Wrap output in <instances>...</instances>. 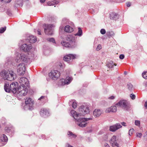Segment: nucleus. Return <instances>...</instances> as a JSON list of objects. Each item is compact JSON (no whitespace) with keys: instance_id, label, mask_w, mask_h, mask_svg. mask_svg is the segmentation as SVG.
I'll list each match as a JSON object with an SVG mask.
<instances>
[{"instance_id":"nucleus-1","label":"nucleus","mask_w":147,"mask_h":147,"mask_svg":"<svg viewBox=\"0 0 147 147\" xmlns=\"http://www.w3.org/2000/svg\"><path fill=\"white\" fill-rule=\"evenodd\" d=\"M9 72L4 70L1 72L0 75L4 80H7L10 81L16 79V75L13 71H9L10 77H9Z\"/></svg>"},{"instance_id":"nucleus-2","label":"nucleus","mask_w":147,"mask_h":147,"mask_svg":"<svg viewBox=\"0 0 147 147\" xmlns=\"http://www.w3.org/2000/svg\"><path fill=\"white\" fill-rule=\"evenodd\" d=\"M66 40L69 42L68 43L65 42V47L74 48L76 47V38L75 36L69 35H67Z\"/></svg>"},{"instance_id":"nucleus-3","label":"nucleus","mask_w":147,"mask_h":147,"mask_svg":"<svg viewBox=\"0 0 147 147\" xmlns=\"http://www.w3.org/2000/svg\"><path fill=\"white\" fill-rule=\"evenodd\" d=\"M25 105L24 106V110H32L33 109L34 100L31 98H27L25 99Z\"/></svg>"},{"instance_id":"nucleus-4","label":"nucleus","mask_w":147,"mask_h":147,"mask_svg":"<svg viewBox=\"0 0 147 147\" xmlns=\"http://www.w3.org/2000/svg\"><path fill=\"white\" fill-rule=\"evenodd\" d=\"M115 105L117 107H120L126 111H128L130 108L129 103L125 100H120Z\"/></svg>"},{"instance_id":"nucleus-5","label":"nucleus","mask_w":147,"mask_h":147,"mask_svg":"<svg viewBox=\"0 0 147 147\" xmlns=\"http://www.w3.org/2000/svg\"><path fill=\"white\" fill-rule=\"evenodd\" d=\"M43 27L46 34L50 35L53 34V28L55 27L54 24H44L43 25Z\"/></svg>"},{"instance_id":"nucleus-6","label":"nucleus","mask_w":147,"mask_h":147,"mask_svg":"<svg viewBox=\"0 0 147 147\" xmlns=\"http://www.w3.org/2000/svg\"><path fill=\"white\" fill-rule=\"evenodd\" d=\"M30 59L24 53H19L17 55L16 61L17 62H20L22 61L26 63L30 61Z\"/></svg>"},{"instance_id":"nucleus-7","label":"nucleus","mask_w":147,"mask_h":147,"mask_svg":"<svg viewBox=\"0 0 147 147\" xmlns=\"http://www.w3.org/2000/svg\"><path fill=\"white\" fill-rule=\"evenodd\" d=\"M80 115H84L89 113L90 111L88 106L86 105H81L78 109Z\"/></svg>"},{"instance_id":"nucleus-8","label":"nucleus","mask_w":147,"mask_h":147,"mask_svg":"<svg viewBox=\"0 0 147 147\" xmlns=\"http://www.w3.org/2000/svg\"><path fill=\"white\" fill-rule=\"evenodd\" d=\"M92 119L91 118H81L80 117L77 119L76 123L79 126L82 127H85L87 124V121Z\"/></svg>"},{"instance_id":"nucleus-9","label":"nucleus","mask_w":147,"mask_h":147,"mask_svg":"<svg viewBox=\"0 0 147 147\" xmlns=\"http://www.w3.org/2000/svg\"><path fill=\"white\" fill-rule=\"evenodd\" d=\"M60 73L57 70H51L49 74V77L54 80H57L60 77Z\"/></svg>"},{"instance_id":"nucleus-10","label":"nucleus","mask_w":147,"mask_h":147,"mask_svg":"<svg viewBox=\"0 0 147 147\" xmlns=\"http://www.w3.org/2000/svg\"><path fill=\"white\" fill-rule=\"evenodd\" d=\"M28 92L27 86H19L18 88L17 94L20 96H24L26 95Z\"/></svg>"},{"instance_id":"nucleus-11","label":"nucleus","mask_w":147,"mask_h":147,"mask_svg":"<svg viewBox=\"0 0 147 147\" xmlns=\"http://www.w3.org/2000/svg\"><path fill=\"white\" fill-rule=\"evenodd\" d=\"M17 72L19 75H24L26 70L25 65L24 63L19 64L17 66Z\"/></svg>"},{"instance_id":"nucleus-12","label":"nucleus","mask_w":147,"mask_h":147,"mask_svg":"<svg viewBox=\"0 0 147 147\" xmlns=\"http://www.w3.org/2000/svg\"><path fill=\"white\" fill-rule=\"evenodd\" d=\"M64 26L61 25L59 28V34L60 40L62 39L61 44L63 47L64 46Z\"/></svg>"},{"instance_id":"nucleus-13","label":"nucleus","mask_w":147,"mask_h":147,"mask_svg":"<svg viewBox=\"0 0 147 147\" xmlns=\"http://www.w3.org/2000/svg\"><path fill=\"white\" fill-rule=\"evenodd\" d=\"M18 86V84L17 82H13L10 85V92L11 91L14 94L17 93Z\"/></svg>"},{"instance_id":"nucleus-14","label":"nucleus","mask_w":147,"mask_h":147,"mask_svg":"<svg viewBox=\"0 0 147 147\" xmlns=\"http://www.w3.org/2000/svg\"><path fill=\"white\" fill-rule=\"evenodd\" d=\"M20 84V86H28L29 81L27 78L25 77L21 78L19 80Z\"/></svg>"},{"instance_id":"nucleus-15","label":"nucleus","mask_w":147,"mask_h":147,"mask_svg":"<svg viewBox=\"0 0 147 147\" xmlns=\"http://www.w3.org/2000/svg\"><path fill=\"white\" fill-rule=\"evenodd\" d=\"M32 46L31 44L28 45L26 43L22 44L20 47V49L25 52H28L30 51L32 48Z\"/></svg>"},{"instance_id":"nucleus-16","label":"nucleus","mask_w":147,"mask_h":147,"mask_svg":"<svg viewBox=\"0 0 147 147\" xmlns=\"http://www.w3.org/2000/svg\"><path fill=\"white\" fill-rule=\"evenodd\" d=\"M122 126L120 123H116L113 125L109 127V130L112 132L115 131L116 130L121 128Z\"/></svg>"},{"instance_id":"nucleus-17","label":"nucleus","mask_w":147,"mask_h":147,"mask_svg":"<svg viewBox=\"0 0 147 147\" xmlns=\"http://www.w3.org/2000/svg\"><path fill=\"white\" fill-rule=\"evenodd\" d=\"M40 114L42 117L45 118L49 115V111L46 109L42 108L40 111Z\"/></svg>"},{"instance_id":"nucleus-18","label":"nucleus","mask_w":147,"mask_h":147,"mask_svg":"<svg viewBox=\"0 0 147 147\" xmlns=\"http://www.w3.org/2000/svg\"><path fill=\"white\" fill-rule=\"evenodd\" d=\"M116 136H113L110 141L111 144L113 147H119V144L116 142Z\"/></svg>"},{"instance_id":"nucleus-19","label":"nucleus","mask_w":147,"mask_h":147,"mask_svg":"<svg viewBox=\"0 0 147 147\" xmlns=\"http://www.w3.org/2000/svg\"><path fill=\"white\" fill-rule=\"evenodd\" d=\"M76 55L72 54H69L65 56V61L69 63L71 62L72 60L76 58Z\"/></svg>"},{"instance_id":"nucleus-20","label":"nucleus","mask_w":147,"mask_h":147,"mask_svg":"<svg viewBox=\"0 0 147 147\" xmlns=\"http://www.w3.org/2000/svg\"><path fill=\"white\" fill-rule=\"evenodd\" d=\"M70 113L71 115L76 120L77 119H78L80 117V116L79 112L78 114L77 112L74 110L71 111Z\"/></svg>"},{"instance_id":"nucleus-21","label":"nucleus","mask_w":147,"mask_h":147,"mask_svg":"<svg viewBox=\"0 0 147 147\" xmlns=\"http://www.w3.org/2000/svg\"><path fill=\"white\" fill-rule=\"evenodd\" d=\"M117 108L116 106H112L107 109L105 112L107 113H109L111 112H115L117 111Z\"/></svg>"},{"instance_id":"nucleus-22","label":"nucleus","mask_w":147,"mask_h":147,"mask_svg":"<svg viewBox=\"0 0 147 147\" xmlns=\"http://www.w3.org/2000/svg\"><path fill=\"white\" fill-rule=\"evenodd\" d=\"M111 19L116 20L119 18V16L117 13L115 12H112L110 15Z\"/></svg>"},{"instance_id":"nucleus-23","label":"nucleus","mask_w":147,"mask_h":147,"mask_svg":"<svg viewBox=\"0 0 147 147\" xmlns=\"http://www.w3.org/2000/svg\"><path fill=\"white\" fill-rule=\"evenodd\" d=\"M102 111L100 109H96L93 112V115L94 117H98L100 116L102 113Z\"/></svg>"},{"instance_id":"nucleus-24","label":"nucleus","mask_w":147,"mask_h":147,"mask_svg":"<svg viewBox=\"0 0 147 147\" xmlns=\"http://www.w3.org/2000/svg\"><path fill=\"white\" fill-rule=\"evenodd\" d=\"M31 43H34L37 41V39L36 36H30L28 39Z\"/></svg>"},{"instance_id":"nucleus-25","label":"nucleus","mask_w":147,"mask_h":147,"mask_svg":"<svg viewBox=\"0 0 147 147\" xmlns=\"http://www.w3.org/2000/svg\"><path fill=\"white\" fill-rule=\"evenodd\" d=\"M73 80L71 76H67L65 79V85H68Z\"/></svg>"},{"instance_id":"nucleus-26","label":"nucleus","mask_w":147,"mask_h":147,"mask_svg":"<svg viewBox=\"0 0 147 147\" xmlns=\"http://www.w3.org/2000/svg\"><path fill=\"white\" fill-rule=\"evenodd\" d=\"M4 89L5 92H10V86H9V84L7 82L5 83Z\"/></svg>"},{"instance_id":"nucleus-27","label":"nucleus","mask_w":147,"mask_h":147,"mask_svg":"<svg viewBox=\"0 0 147 147\" xmlns=\"http://www.w3.org/2000/svg\"><path fill=\"white\" fill-rule=\"evenodd\" d=\"M73 31V28L69 26H65V32L70 33Z\"/></svg>"},{"instance_id":"nucleus-28","label":"nucleus","mask_w":147,"mask_h":147,"mask_svg":"<svg viewBox=\"0 0 147 147\" xmlns=\"http://www.w3.org/2000/svg\"><path fill=\"white\" fill-rule=\"evenodd\" d=\"M116 65L117 64L116 63H114L112 61L108 62L107 64V67L111 68H113L114 65L116 66Z\"/></svg>"},{"instance_id":"nucleus-29","label":"nucleus","mask_w":147,"mask_h":147,"mask_svg":"<svg viewBox=\"0 0 147 147\" xmlns=\"http://www.w3.org/2000/svg\"><path fill=\"white\" fill-rule=\"evenodd\" d=\"M72 104V107L73 108L75 109L77 107V103L74 100H72L70 101L69 104Z\"/></svg>"},{"instance_id":"nucleus-30","label":"nucleus","mask_w":147,"mask_h":147,"mask_svg":"<svg viewBox=\"0 0 147 147\" xmlns=\"http://www.w3.org/2000/svg\"><path fill=\"white\" fill-rule=\"evenodd\" d=\"M67 134L69 137H70L71 138H75L77 136L76 134H73L70 131H68Z\"/></svg>"},{"instance_id":"nucleus-31","label":"nucleus","mask_w":147,"mask_h":147,"mask_svg":"<svg viewBox=\"0 0 147 147\" xmlns=\"http://www.w3.org/2000/svg\"><path fill=\"white\" fill-rule=\"evenodd\" d=\"M58 85L59 86H64V79L63 78L61 79L58 82Z\"/></svg>"},{"instance_id":"nucleus-32","label":"nucleus","mask_w":147,"mask_h":147,"mask_svg":"<svg viewBox=\"0 0 147 147\" xmlns=\"http://www.w3.org/2000/svg\"><path fill=\"white\" fill-rule=\"evenodd\" d=\"M1 140L3 142H7L8 139L7 136L4 134L3 135V136L1 138Z\"/></svg>"},{"instance_id":"nucleus-33","label":"nucleus","mask_w":147,"mask_h":147,"mask_svg":"<svg viewBox=\"0 0 147 147\" xmlns=\"http://www.w3.org/2000/svg\"><path fill=\"white\" fill-rule=\"evenodd\" d=\"M78 32L75 35V36L78 35L80 36L82 35V31L80 28H78Z\"/></svg>"},{"instance_id":"nucleus-34","label":"nucleus","mask_w":147,"mask_h":147,"mask_svg":"<svg viewBox=\"0 0 147 147\" xmlns=\"http://www.w3.org/2000/svg\"><path fill=\"white\" fill-rule=\"evenodd\" d=\"M47 40L50 42L55 43V40L53 38H49L47 39Z\"/></svg>"},{"instance_id":"nucleus-35","label":"nucleus","mask_w":147,"mask_h":147,"mask_svg":"<svg viewBox=\"0 0 147 147\" xmlns=\"http://www.w3.org/2000/svg\"><path fill=\"white\" fill-rule=\"evenodd\" d=\"M128 88L130 90H131L132 89L133 86L130 83H129L127 84Z\"/></svg>"},{"instance_id":"nucleus-36","label":"nucleus","mask_w":147,"mask_h":147,"mask_svg":"<svg viewBox=\"0 0 147 147\" xmlns=\"http://www.w3.org/2000/svg\"><path fill=\"white\" fill-rule=\"evenodd\" d=\"M142 75L143 77L145 79H147V71L144 72L142 73Z\"/></svg>"},{"instance_id":"nucleus-37","label":"nucleus","mask_w":147,"mask_h":147,"mask_svg":"<svg viewBox=\"0 0 147 147\" xmlns=\"http://www.w3.org/2000/svg\"><path fill=\"white\" fill-rule=\"evenodd\" d=\"M53 3H51V4L50 3H48V5H53L55 4H57L59 3V2L58 1H57L56 0H54L52 2Z\"/></svg>"},{"instance_id":"nucleus-38","label":"nucleus","mask_w":147,"mask_h":147,"mask_svg":"<svg viewBox=\"0 0 147 147\" xmlns=\"http://www.w3.org/2000/svg\"><path fill=\"white\" fill-rule=\"evenodd\" d=\"M6 30V27H2L0 29V33L4 32Z\"/></svg>"},{"instance_id":"nucleus-39","label":"nucleus","mask_w":147,"mask_h":147,"mask_svg":"<svg viewBox=\"0 0 147 147\" xmlns=\"http://www.w3.org/2000/svg\"><path fill=\"white\" fill-rule=\"evenodd\" d=\"M47 98V97L44 96H42L40 98L38 99V100H42V101L43 102L45 101L44 99Z\"/></svg>"},{"instance_id":"nucleus-40","label":"nucleus","mask_w":147,"mask_h":147,"mask_svg":"<svg viewBox=\"0 0 147 147\" xmlns=\"http://www.w3.org/2000/svg\"><path fill=\"white\" fill-rule=\"evenodd\" d=\"M134 130L133 128L130 129L129 131V135L130 136H131L132 134V133L134 132Z\"/></svg>"},{"instance_id":"nucleus-41","label":"nucleus","mask_w":147,"mask_h":147,"mask_svg":"<svg viewBox=\"0 0 147 147\" xmlns=\"http://www.w3.org/2000/svg\"><path fill=\"white\" fill-rule=\"evenodd\" d=\"M130 97L132 99L134 100L136 96L133 94H131L130 95Z\"/></svg>"},{"instance_id":"nucleus-42","label":"nucleus","mask_w":147,"mask_h":147,"mask_svg":"<svg viewBox=\"0 0 147 147\" xmlns=\"http://www.w3.org/2000/svg\"><path fill=\"white\" fill-rule=\"evenodd\" d=\"M100 33L102 34H104L106 33V31L104 29H102L100 31Z\"/></svg>"},{"instance_id":"nucleus-43","label":"nucleus","mask_w":147,"mask_h":147,"mask_svg":"<svg viewBox=\"0 0 147 147\" xmlns=\"http://www.w3.org/2000/svg\"><path fill=\"white\" fill-rule=\"evenodd\" d=\"M135 124L136 125L139 126L140 125V121H139L136 120L135 121Z\"/></svg>"},{"instance_id":"nucleus-44","label":"nucleus","mask_w":147,"mask_h":147,"mask_svg":"<svg viewBox=\"0 0 147 147\" xmlns=\"http://www.w3.org/2000/svg\"><path fill=\"white\" fill-rule=\"evenodd\" d=\"M5 130L6 132L8 133L10 132V129H9V127H6L5 128Z\"/></svg>"},{"instance_id":"nucleus-45","label":"nucleus","mask_w":147,"mask_h":147,"mask_svg":"<svg viewBox=\"0 0 147 147\" xmlns=\"http://www.w3.org/2000/svg\"><path fill=\"white\" fill-rule=\"evenodd\" d=\"M101 48V46L100 45H98L97 46L96 48V50L97 51L99 50Z\"/></svg>"},{"instance_id":"nucleus-46","label":"nucleus","mask_w":147,"mask_h":147,"mask_svg":"<svg viewBox=\"0 0 147 147\" xmlns=\"http://www.w3.org/2000/svg\"><path fill=\"white\" fill-rule=\"evenodd\" d=\"M142 136V134L141 133L137 134H136V137H137L141 138Z\"/></svg>"},{"instance_id":"nucleus-47","label":"nucleus","mask_w":147,"mask_h":147,"mask_svg":"<svg viewBox=\"0 0 147 147\" xmlns=\"http://www.w3.org/2000/svg\"><path fill=\"white\" fill-rule=\"evenodd\" d=\"M124 55L123 54H121L120 55L119 58L120 59H124Z\"/></svg>"},{"instance_id":"nucleus-48","label":"nucleus","mask_w":147,"mask_h":147,"mask_svg":"<svg viewBox=\"0 0 147 147\" xmlns=\"http://www.w3.org/2000/svg\"><path fill=\"white\" fill-rule=\"evenodd\" d=\"M4 1L5 3H8L10 2L11 0H0V1Z\"/></svg>"},{"instance_id":"nucleus-49","label":"nucleus","mask_w":147,"mask_h":147,"mask_svg":"<svg viewBox=\"0 0 147 147\" xmlns=\"http://www.w3.org/2000/svg\"><path fill=\"white\" fill-rule=\"evenodd\" d=\"M66 147H73L68 143H67L66 145Z\"/></svg>"},{"instance_id":"nucleus-50","label":"nucleus","mask_w":147,"mask_h":147,"mask_svg":"<svg viewBox=\"0 0 147 147\" xmlns=\"http://www.w3.org/2000/svg\"><path fill=\"white\" fill-rule=\"evenodd\" d=\"M107 36H111V35H111V32H107Z\"/></svg>"},{"instance_id":"nucleus-51","label":"nucleus","mask_w":147,"mask_h":147,"mask_svg":"<svg viewBox=\"0 0 147 147\" xmlns=\"http://www.w3.org/2000/svg\"><path fill=\"white\" fill-rule=\"evenodd\" d=\"M121 124L122 125L124 126H126V123L125 122H121Z\"/></svg>"},{"instance_id":"nucleus-52","label":"nucleus","mask_w":147,"mask_h":147,"mask_svg":"<svg viewBox=\"0 0 147 147\" xmlns=\"http://www.w3.org/2000/svg\"><path fill=\"white\" fill-rule=\"evenodd\" d=\"M131 5V3L130 2H128L127 3V6L128 7H129Z\"/></svg>"},{"instance_id":"nucleus-53","label":"nucleus","mask_w":147,"mask_h":147,"mask_svg":"<svg viewBox=\"0 0 147 147\" xmlns=\"http://www.w3.org/2000/svg\"><path fill=\"white\" fill-rule=\"evenodd\" d=\"M114 98H115V97L113 96L110 97L109 98V99H114Z\"/></svg>"},{"instance_id":"nucleus-54","label":"nucleus","mask_w":147,"mask_h":147,"mask_svg":"<svg viewBox=\"0 0 147 147\" xmlns=\"http://www.w3.org/2000/svg\"><path fill=\"white\" fill-rule=\"evenodd\" d=\"M38 34L39 35L41 34L40 30L39 29H38L37 31Z\"/></svg>"},{"instance_id":"nucleus-55","label":"nucleus","mask_w":147,"mask_h":147,"mask_svg":"<svg viewBox=\"0 0 147 147\" xmlns=\"http://www.w3.org/2000/svg\"><path fill=\"white\" fill-rule=\"evenodd\" d=\"M144 106L146 109H147V101H146L145 102L144 104Z\"/></svg>"},{"instance_id":"nucleus-56","label":"nucleus","mask_w":147,"mask_h":147,"mask_svg":"<svg viewBox=\"0 0 147 147\" xmlns=\"http://www.w3.org/2000/svg\"><path fill=\"white\" fill-rule=\"evenodd\" d=\"M105 147H110L109 145L107 143L105 144Z\"/></svg>"},{"instance_id":"nucleus-57","label":"nucleus","mask_w":147,"mask_h":147,"mask_svg":"<svg viewBox=\"0 0 147 147\" xmlns=\"http://www.w3.org/2000/svg\"><path fill=\"white\" fill-rule=\"evenodd\" d=\"M45 1V0H40V1L41 3H43Z\"/></svg>"},{"instance_id":"nucleus-58","label":"nucleus","mask_w":147,"mask_h":147,"mask_svg":"<svg viewBox=\"0 0 147 147\" xmlns=\"http://www.w3.org/2000/svg\"><path fill=\"white\" fill-rule=\"evenodd\" d=\"M7 14H8L9 16H10V15H11V13H10V12H9V11H7Z\"/></svg>"},{"instance_id":"nucleus-59","label":"nucleus","mask_w":147,"mask_h":147,"mask_svg":"<svg viewBox=\"0 0 147 147\" xmlns=\"http://www.w3.org/2000/svg\"><path fill=\"white\" fill-rule=\"evenodd\" d=\"M59 66L61 68V67L63 66L62 65L61 63H60L59 64Z\"/></svg>"},{"instance_id":"nucleus-60","label":"nucleus","mask_w":147,"mask_h":147,"mask_svg":"<svg viewBox=\"0 0 147 147\" xmlns=\"http://www.w3.org/2000/svg\"><path fill=\"white\" fill-rule=\"evenodd\" d=\"M113 34H114L113 32H111V35H111V36H112Z\"/></svg>"},{"instance_id":"nucleus-61","label":"nucleus","mask_w":147,"mask_h":147,"mask_svg":"<svg viewBox=\"0 0 147 147\" xmlns=\"http://www.w3.org/2000/svg\"><path fill=\"white\" fill-rule=\"evenodd\" d=\"M42 138H44L45 137V135H42Z\"/></svg>"},{"instance_id":"nucleus-62","label":"nucleus","mask_w":147,"mask_h":147,"mask_svg":"<svg viewBox=\"0 0 147 147\" xmlns=\"http://www.w3.org/2000/svg\"><path fill=\"white\" fill-rule=\"evenodd\" d=\"M8 74H9V77H10V74H9V73Z\"/></svg>"},{"instance_id":"nucleus-63","label":"nucleus","mask_w":147,"mask_h":147,"mask_svg":"<svg viewBox=\"0 0 147 147\" xmlns=\"http://www.w3.org/2000/svg\"><path fill=\"white\" fill-rule=\"evenodd\" d=\"M124 74H126V72L125 71V72H124Z\"/></svg>"},{"instance_id":"nucleus-64","label":"nucleus","mask_w":147,"mask_h":147,"mask_svg":"<svg viewBox=\"0 0 147 147\" xmlns=\"http://www.w3.org/2000/svg\"><path fill=\"white\" fill-rule=\"evenodd\" d=\"M145 84V85H147V82Z\"/></svg>"}]
</instances>
